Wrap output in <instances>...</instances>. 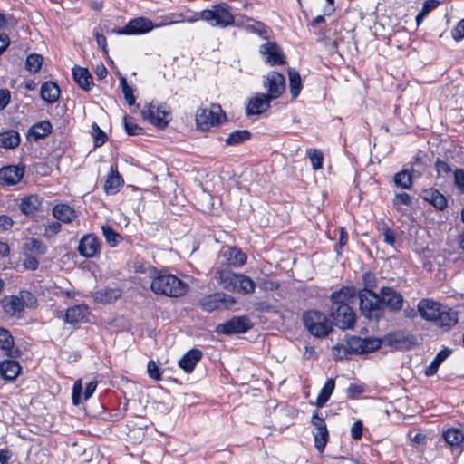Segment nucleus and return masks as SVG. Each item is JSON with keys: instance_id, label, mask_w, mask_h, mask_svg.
I'll use <instances>...</instances> for the list:
<instances>
[{"instance_id": "1", "label": "nucleus", "mask_w": 464, "mask_h": 464, "mask_svg": "<svg viewBox=\"0 0 464 464\" xmlns=\"http://www.w3.org/2000/svg\"><path fill=\"white\" fill-rule=\"evenodd\" d=\"M356 295L357 290L353 286H344L331 295V316L335 325L342 330L354 327L356 315L350 304L354 302Z\"/></svg>"}, {"instance_id": "2", "label": "nucleus", "mask_w": 464, "mask_h": 464, "mask_svg": "<svg viewBox=\"0 0 464 464\" xmlns=\"http://www.w3.org/2000/svg\"><path fill=\"white\" fill-rule=\"evenodd\" d=\"M188 288L187 283L164 270H158L150 282V289L154 294L169 297L182 296Z\"/></svg>"}, {"instance_id": "3", "label": "nucleus", "mask_w": 464, "mask_h": 464, "mask_svg": "<svg viewBox=\"0 0 464 464\" xmlns=\"http://www.w3.org/2000/svg\"><path fill=\"white\" fill-rule=\"evenodd\" d=\"M362 280L364 288L358 294L361 313L370 320H377V294L374 292L375 275L367 272L363 275Z\"/></svg>"}, {"instance_id": "4", "label": "nucleus", "mask_w": 464, "mask_h": 464, "mask_svg": "<svg viewBox=\"0 0 464 464\" xmlns=\"http://www.w3.org/2000/svg\"><path fill=\"white\" fill-rule=\"evenodd\" d=\"M302 320L305 329L317 338L326 337L333 330L332 322L323 312L307 311L304 313Z\"/></svg>"}, {"instance_id": "5", "label": "nucleus", "mask_w": 464, "mask_h": 464, "mask_svg": "<svg viewBox=\"0 0 464 464\" xmlns=\"http://www.w3.org/2000/svg\"><path fill=\"white\" fill-rule=\"evenodd\" d=\"M141 116L152 125L163 129L171 120V111L166 103L151 102L141 111Z\"/></svg>"}, {"instance_id": "6", "label": "nucleus", "mask_w": 464, "mask_h": 464, "mask_svg": "<svg viewBox=\"0 0 464 464\" xmlns=\"http://www.w3.org/2000/svg\"><path fill=\"white\" fill-rule=\"evenodd\" d=\"M403 306V297L401 293L392 287L382 286L379 291V312L387 310L392 313L401 311ZM381 314H379V318Z\"/></svg>"}, {"instance_id": "7", "label": "nucleus", "mask_w": 464, "mask_h": 464, "mask_svg": "<svg viewBox=\"0 0 464 464\" xmlns=\"http://www.w3.org/2000/svg\"><path fill=\"white\" fill-rule=\"evenodd\" d=\"M222 109L218 104H211L209 108H200L196 113V122L199 129L208 130L221 121Z\"/></svg>"}, {"instance_id": "8", "label": "nucleus", "mask_w": 464, "mask_h": 464, "mask_svg": "<svg viewBox=\"0 0 464 464\" xmlns=\"http://www.w3.org/2000/svg\"><path fill=\"white\" fill-rule=\"evenodd\" d=\"M236 304L233 296L225 293H214L200 300V306L206 312H213L218 309H228Z\"/></svg>"}, {"instance_id": "9", "label": "nucleus", "mask_w": 464, "mask_h": 464, "mask_svg": "<svg viewBox=\"0 0 464 464\" xmlns=\"http://www.w3.org/2000/svg\"><path fill=\"white\" fill-rule=\"evenodd\" d=\"M263 88L270 99L279 98L285 91V80L282 73L271 71L263 77Z\"/></svg>"}, {"instance_id": "10", "label": "nucleus", "mask_w": 464, "mask_h": 464, "mask_svg": "<svg viewBox=\"0 0 464 464\" xmlns=\"http://www.w3.org/2000/svg\"><path fill=\"white\" fill-rule=\"evenodd\" d=\"M416 343V339L412 335H406L401 331L389 333L382 338H379V349L382 345L392 349H410Z\"/></svg>"}, {"instance_id": "11", "label": "nucleus", "mask_w": 464, "mask_h": 464, "mask_svg": "<svg viewBox=\"0 0 464 464\" xmlns=\"http://www.w3.org/2000/svg\"><path fill=\"white\" fill-rule=\"evenodd\" d=\"M252 327V323L247 316H234L217 326L218 334L230 335L233 334L246 333Z\"/></svg>"}, {"instance_id": "12", "label": "nucleus", "mask_w": 464, "mask_h": 464, "mask_svg": "<svg viewBox=\"0 0 464 464\" xmlns=\"http://www.w3.org/2000/svg\"><path fill=\"white\" fill-rule=\"evenodd\" d=\"M311 424L314 427V447L319 452H323L329 439L325 420L317 412H314L311 418Z\"/></svg>"}, {"instance_id": "13", "label": "nucleus", "mask_w": 464, "mask_h": 464, "mask_svg": "<svg viewBox=\"0 0 464 464\" xmlns=\"http://www.w3.org/2000/svg\"><path fill=\"white\" fill-rule=\"evenodd\" d=\"M344 349L350 353H369L377 349V339L350 336L346 340Z\"/></svg>"}, {"instance_id": "14", "label": "nucleus", "mask_w": 464, "mask_h": 464, "mask_svg": "<svg viewBox=\"0 0 464 464\" xmlns=\"http://www.w3.org/2000/svg\"><path fill=\"white\" fill-rule=\"evenodd\" d=\"M29 292H21L19 295L6 296L2 300V306L5 314L14 316L20 315L25 305V300L30 299Z\"/></svg>"}, {"instance_id": "15", "label": "nucleus", "mask_w": 464, "mask_h": 464, "mask_svg": "<svg viewBox=\"0 0 464 464\" xmlns=\"http://www.w3.org/2000/svg\"><path fill=\"white\" fill-rule=\"evenodd\" d=\"M259 53L264 57L265 62L270 66L282 65L286 63L279 45L275 42H267L260 45Z\"/></svg>"}, {"instance_id": "16", "label": "nucleus", "mask_w": 464, "mask_h": 464, "mask_svg": "<svg viewBox=\"0 0 464 464\" xmlns=\"http://www.w3.org/2000/svg\"><path fill=\"white\" fill-rule=\"evenodd\" d=\"M153 28L152 22L147 18L139 17L128 23L118 33L121 34H139L150 32Z\"/></svg>"}, {"instance_id": "17", "label": "nucleus", "mask_w": 464, "mask_h": 464, "mask_svg": "<svg viewBox=\"0 0 464 464\" xmlns=\"http://www.w3.org/2000/svg\"><path fill=\"white\" fill-rule=\"evenodd\" d=\"M19 209L25 216H34L43 210V198L37 194L28 195L21 199Z\"/></svg>"}, {"instance_id": "18", "label": "nucleus", "mask_w": 464, "mask_h": 464, "mask_svg": "<svg viewBox=\"0 0 464 464\" xmlns=\"http://www.w3.org/2000/svg\"><path fill=\"white\" fill-rule=\"evenodd\" d=\"M272 101L273 99H270L267 94L256 93L254 97L249 99L246 106V113L248 115L261 114L270 107Z\"/></svg>"}, {"instance_id": "19", "label": "nucleus", "mask_w": 464, "mask_h": 464, "mask_svg": "<svg viewBox=\"0 0 464 464\" xmlns=\"http://www.w3.org/2000/svg\"><path fill=\"white\" fill-rule=\"evenodd\" d=\"M100 249V241L92 234L85 235L79 243L78 252L81 256L90 258L94 256Z\"/></svg>"}, {"instance_id": "20", "label": "nucleus", "mask_w": 464, "mask_h": 464, "mask_svg": "<svg viewBox=\"0 0 464 464\" xmlns=\"http://www.w3.org/2000/svg\"><path fill=\"white\" fill-rule=\"evenodd\" d=\"M24 173V168L18 166H6L0 169V183L3 185L17 184Z\"/></svg>"}, {"instance_id": "21", "label": "nucleus", "mask_w": 464, "mask_h": 464, "mask_svg": "<svg viewBox=\"0 0 464 464\" xmlns=\"http://www.w3.org/2000/svg\"><path fill=\"white\" fill-rule=\"evenodd\" d=\"M238 274L233 273L229 269H219L216 272L215 279L218 284L229 292L237 290V280Z\"/></svg>"}, {"instance_id": "22", "label": "nucleus", "mask_w": 464, "mask_h": 464, "mask_svg": "<svg viewBox=\"0 0 464 464\" xmlns=\"http://www.w3.org/2000/svg\"><path fill=\"white\" fill-rule=\"evenodd\" d=\"M441 308L440 304L430 299H423L418 304V311L420 316L427 321L432 322L440 314Z\"/></svg>"}, {"instance_id": "23", "label": "nucleus", "mask_w": 464, "mask_h": 464, "mask_svg": "<svg viewBox=\"0 0 464 464\" xmlns=\"http://www.w3.org/2000/svg\"><path fill=\"white\" fill-rule=\"evenodd\" d=\"M217 18V25L220 27H227L235 24V17L230 13L229 5L221 2L214 5Z\"/></svg>"}, {"instance_id": "24", "label": "nucleus", "mask_w": 464, "mask_h": 464, "mask_svg": "<svg viewBox=\"0 0 464 464\" xmlns=\"http://www.w3.org/2000/svg\"><path fill=\"white\" fill-rule=\"evenodd\" d=\"M202 357V352L198 349H191L186 354H184L179 361V365L186 372H191L196 364L199 362Z\"/></svg>"}, {"instance_id": "25", "label": "nucleus", "mask_w": 464, "mask_h": 464, "mask_svg": "<svg viewBox=\"0 0 464 464\" xmlns=\"http://www.w3.org/2000/svg\"><path fill=\"white\" fill-rule=\"evenodd\" d=\"M72 77L75 82L85 91H89L93 85L92 76L86 68L80 66L73 67Z\"/></svg>"}, {"instance_id": "26", "label": "nucleus", "mask_w": 464, "mask_h": 464, "mask_svg": "<svg viewBox=\"0 0 464 464\" xmlns=\"http://www.w3.org/2000/svg\"><path fill=\"white\" fill-rule=\"evenodd\" d=\"M14 338L11 333L3 327H0V349L5 352L8 357L14 358L18 355L17 349H14Z\"/></svg>"}, {"instance_id": "27", "label": "nucleus", "mask_w": 464, "mask_h": 464, "mask_svg": "<svg viewBox=\"0 0 464 464\" xmlns=\"http://www.w3.org/2000/svg\"><path fill=\"white\" fill-rule=\"evenodd\" d=\"M433 322L440 327L450 328L458 322V314L452 309L442 307Z\"/></svg>"}, {"instance_id": "28", "label": "nucleus", "mask_w": 464, "mask_h": 464, "mask_svg": "<svg viewBox=\"0 0 464 464\" xmlns=\"http://www.w3.org/2000/svg\"><path fill=\"white\" fill-rule=\"evenodd\" d=\"M21 367L14 360H5L0 363V375L7 381H14L20 373Z\"/></svg>"}, {"instance_id": "29", "label": "nucleus", "mask_w": 464, "mask_h": 464, "mask_svg": "<svg viewBox=\"0 0 464 464\" xmlns=\"http://www.w3.org/2000/svg\"><path fill=\"white\" fill-rule=\"evenodd\" d=\"M89 308L85 304H78L67 310L65 314V321L69 324H76L87 319Z\"/></svg>"}, {"instance_id": "30", "label": "nucleus", "mask_w": 464, "mask_h": 464, "mask_svg": "<svg viewBox=\"0 0 464 464\" xmlns=\"http://www.w3.org/2000/svg\"><path fill=\"white\" fill-rule=\"evenodd\" d=\"M123 185V179L119 174L117 168H111L110 174L108 175L105 183L104 189L107 194H115L119 191L120 188Z\"/></svg>"}, {"instance_id": "31", "label": "nucleus", "mask_w": 464, "mask_h": 464, "mask_svg": "<svg viewBox=\"0 0 464 464\" xmlns=\"http://www.w3.org/2000/svg\"><path fill=\"white\" fill-rule=\"evenodd\" d=\"M121 295L119 288H102L93 294L96 302L102 304H111L115 302Z\"/></svg>"}, {"instance_id": "32", "label": "nucleus", "mask_w": 464, "mask_h": 464, "mask_svg": "<svg viewBox=\"0 0 464 464\" xmlns=\"http://www.w3.org/2000/svg\"><path fill=\"white\" fill-rule=\"evenodd\" d=\"M53 215L56 219L63 223H69L76 218L75 210L66 204L54 206Z\"/></svg>"}, {"instance_id": "33", "label": "nucleus", "mask_w": 464, "mask_h": 464, "mask_svg": "<svg viewBox=\"0 0 464 464\" xmlns=\"http://www.w3.org/2000/svg\"><path fill=\"white\" fill-rule=\"evenodd\" d=\"M52 131V124L48 121H43L34 124L28 130V138L34 140L46 137Z\"/></svg>"}, {"instance_id": "34", "label": "nucleus", "mask_w": 464, "mask_h": 464, "mask_svg": "<svg viewBox=\"0 0 464 464\" xmlns=\"http://www.w3.org/2000/svg\"><path fill=\"white\" fill-rule=\"evenodd\" d=\"M41 97L48 103L55 102L60 97V88L53 82H46L41 87Z\"/></svg>"}, {"instance_id": "35", "label": "nucleus", "mask_w": 464, "mask_h": 464, "mask_svg": "<svg viewBox=\"0 0 464 464\" xmlns=\"http://www.w3.org/2000/svg\"><path fill=\"white\" fill-rule=\"evenodd\" d=\"M422 197L438 209H444L447 207L446 198L437 189H426L422 192Z\"/></svg>"}, {"instance_id": "36", "label": "nucleus", "mask_w": 464, "mask_h": 464, "mask_svg": "<svg viewBox=\"0 0 464 464\" xmlns=\"http://www.w3.org/2000/svg\"><path fill=\"white\" fill-rule=\"evenodd\" d=\"M223 257L227 261L228 265L233 266H240L246 261V256L240 249L230 247L223 252Z\"/></svg>"}, {"instance_id": "37", "label": "nucleus", "mask_w": 464, "mask_h": 464, "mask_svg": "<svg viewBox=\"0 0 464 464\" xmlns=\"http://www.w3.org/2000/svg\"><path fill=\"white\" fill-rule=\"evenodd\" d=\"M23 250L24 254L43 256L46 253L47 246L44 242L36 238H30L24 244Z\"/></svg>"}, {"instance_id": "38", "label": "nucleus", "mask_w": 464, "mask_h": 464, "mask_svg": "<svg viewBox=\"0 0 464 464\" xmlns=\"http://www.w3.org/2000/svg\"><path fill=\"white\" fill-rule=\"evenodd\" d=\"M20 143V135L14 130H8L0 133V147L14 149Z\"/></svg>"}, {"instance_id": "39", "label": "nucleus", "mask_w": 464, "mask_h": 464, "mask_svg": "<svg viewBox=\"0 0 464 464\" xmlns=\"http://www.w3.org/2000/svg\"><path fill=\"white\" fill-rule=\"evenodd\" d=\"M451 353V350L445 348L439 352L436 355V357L432 360V362L430 363V365L427 367L425 371V374L427 376H432L434 375L440 365L444 362L445 359H447Z\"/></svg>"}, {"instance_id": "40", "label": "nucleus", "mask_w": 464, "mask_h": 464, "mask_svg": "<svg viewBox=\"0 0 464 464\" xmlns=\"http://www.w3.org/2000/svg\"><path fill=\"white\" fill-rule=\"evenodd\" d=\"M289 89L293 99H295L302 89V81L299 72L293 68L288 70Z\"/></svg>"}, {"instance_id": "41", "label": "nucleus", "mask_w": 464, "mask_h": 464, "mask_svg": "<svg viewBox=\"0 0 464 464\" xmlns=\"http://www.w3.org/2000/svg\"><path fill=\"white\" fill-rule=\"evenodd\" d=\"M443 438L451 447H458L464 441V433L459 429L450 428L443 432Z\"/></svg>"}, {"instance_id": "42", "label": "nucleus", "mask_w": 464, "mask_h": 464, "mask_svg": "<svg viewBox=\"0 0 464 464\" xmlns=\"http://www.w3.org/2000/svg\"><path fill=\"white\" fill-rule=\"evenodd\" d=\"M335 387L334 381L333 379H329L324 383V387L321 389L319 395L317 396L315 405L318 408L323 407L330 399L332 393L334 392Z\"/></svg>"}, {"instance_id": "43", "label": "nucleus", "mask_w": 464, "mask_h": 464, "mask_svg": "<svg viewBox=\"0 0 464 464\" xmlns=\"http://www.w3.org/2000/svg\"><path fill=\"white\" fill-rule=\"evenodd\" d=\"M255 288L256 285L250 277L238 274L237 280V290L235 292L249 295L254 293Z\"/></svg>"}, {"instance_id": "44", "label": "nucleus", "mask_w": 464, "mask_h": 464, "mask_svg": "<svg viewBox=\"0 0 464 464\" xmlns=\"http://www.w3.org/2000/svg\"><path fill=\"white\" fill-rule=\"evenodd\" d=\"M250 136V132L246 130H236L228 135L225 141L227 145L234 146L249 140Z\"/></svg>"}, {"instance_id": "45", "label": "nucleus", "mask_w": 464, "mask_h": 464, "mask_svg": "<svg viewBox=\"0 0 464 464\" xmlns=\"http://www.w3.org/2000/svg\"><path fill=\"white\" fill-rule=\"evenodd\" d=\"M102 235L106 239V242L111 246H116L121 240L122 237L120 234L114 231V229L109 226L104 225L102 227Z\"/></svg>"}, {"instance_id": "46", "label": "nucleus", "mask_w": 464, "mask_h": 464, "mask_svg": "<svg viewBox=\"0 0 464 464\" xmlns=\"http://www.w3.org/2000/svg\"><path fill=\"white\" fill-rule=\"evenodd\" d=\"M43 57L37 53H31L27 56L25 61V68L30 72H38L43 64Z\"/></svg>"}, {"instance_id": "47", "label": "nucleus", "mask_w": 464, "mask_h": 464, "mask_svg": "<svg viewBox=\"0 0 464 464\" xmlns=\"http://www.w3.org/2000/svg\"><path fill=\"white\" fill-rule=\"evenodd\" d=\"M439 4L440 2L438 0H427L424 2L421 11L416 16V24L418 26L422 23L423 19L430 14V12L439 5Z\"/></svg>"}, {"instance_id": "48", "label": "nucleus", "mask_w": 464, "mask_h": 464, "mask_svg": "<svg viewBox=\"0 0 464 464\" xmlns=\"http://www.w3.org/2000/svg\"><path fill=\"white\" fill-rule=\"evenodd\" d=\"M394 182L402 188H410L412 184V178L408 170H401L394 176Z\"/></svg>"}, {"instance_id": "49", "label": "nucleus", "mask_w": 464, "mask_h": 464, "mask_svg": "<svg viewBox=\"0 0 464 464\" xmlns=\"http://www.w3.org/2000/svg\"><path fill=\"white\" fill-rule=\"evenodd\" d=\"M134 271L147 275L151 280L157 275L158 269L150 264L144 262H136L134 264Z\"/></svg>"}, {"instance_id": "50", "label": "nucleus", "mask_w": 464, "mask_h": 464, "mask_svg": "<svg viewBox=\"0 0 464 464\" xmlns=\"http://www.w3.org/2000/svg\"><path fill=\"white\" fill-rule=\"evenodd\" d=\"M307 156L312 163L314 170L320 169L323 166V153L316 149H310L307 151Z\"/></svg>"}, {"instance_id": "51", "label": "nucleus", "mask_w": 464, "mask_h": 464, "mask_svg": "<svg viewBox=\"0 0 464 464\" xmlns=\"http://www.w3.org/2000/svg\"><path fill=\"white\" fill-rule=\"evenodd\" d=\"M92 135L94 139V146L100 147L103 145L107 140L106 133L95 122L92 123Z\"/></svg>"}, {"instance_id": "52", "label": "nucleus", "mask_w": 464, "mask_h": 464, "mask_svg": "<svg viewBox=\"0 0 464 464\" xmlns=\"http://www.w3.org/2000/svg\"><path fill=\"white\" fill-rule=\"evenodd\" d=\"M246 29L248 32L258 34L259 36H261L264 39L268 38L267 28L262 22L254 21V24H246Z\"/></svg>"}, {"instance_id": "53", "label": "nucleus", "mask_w": 464, "mask_h": 464, "mask_svg": "<svg viewBox=\"0 0 464 464\" xmlns=\"http://www.w3.org/2000/svg\"><path fill=\"white\" fill-rule=\"evenodd\" d=\"M123 121L125 130L129 135H139L141 132V128L135 123L133 118L124 116Z\"/></svg>"}, {"instance_id": "54", "label": "nucleus", "mask_w": 464, "mask_h": 464, "mask_svg": "<svg viewBox=\"0 0 464 464\" xmlns=\"http://www.w3.org/2000/svg\"><path fill=\"white\" fill-rule=\"evenodd\" d=\"M120 84L122 89V93L124 98L129 105H132L135 102V97L132 93L131 88L128 85L127 80L125 77H121Z\"/></svg>"}, {"instance_id": "55", "label": "nucleus", "mask_w": 464, "mask_h": 464, "mask_svg": "<svg viewBox=\"0 0 464 464\" xmlns=\"http://www.w3.org/2000/svg\"><path fill=\"white\" fill-rule=\"evenodd\" d=\"M24 256L23 266L27 270H36L39 266V261L35 257L36 256L24 254Z\"/></svg>"}, {"instance_id": "56", "label": "nucleus", "mask_w": 464, "mask_h": 464, "mask_svg": "<svg viewBox=\"0 0 464 464\" xmlns=\"http://www.w3.org/2000/svg\"><path fill=\"white\" fill-rule=\"evenodd\" d=\"M214 6L212 9H206L199 13V17L208 23H212V25H217V18Z\"/></svg>"}, {"instance_id": "57", "label": "nucleus", "mask_w": 464, "mask_h": 464, "mask_svg": "<svg viewBox=\"0 0 464 464\" xmlns=\"http://www.w3.org/2000/svg\"><path fill=\"white\" fill-rule=\"evenodd\" d=\"M61 224L59 222H52L45 227L44 237L47 238L53 237L61 231Z\"/></svg>"}, {"instance_id": "58", "label": "nucleus", "mask_w": 464, "mask_h": 464, "mask_svg": "<svg viewBox=\"0 0 464 464\" xmlns=\"http://www.w3.org/2000/svg\"><path fill=\"white\" fill-rule=\"evenodd\" d=\"M454 184L460 192L464 193V169H458L454 171Z\"/></svg>"}, {"instance_id": "59", "label": "nucleus", "mask_w": 464, "mask_h": 464, "mask_svg": "<svg viewBox=\"0 0 464 464\" xmlns=\"http://www.w3.org/2000/svg\"><path fill=\"white\" fill-rule=\"evenodd\" d=\"M82 382L78 380L74 382L72 387V399L74 405H78L81 403V393H82Z\"/></svg>"}, {"instance_id": "60", "label": "nucleus", "mask_w": 464, "mask_h": 464, "mask_svg": "<svg viewBox=\"0 0 464 464\" xmlns=\"http://www.w3.org/2000/svg\"><path fill=\"white\" fill-rule=\"evenodd\" d=\"M147 372L150 378L154 380L160 379V367L153 361H150L147 365Z\"/></svg>"}, {"instance_id": "61", "label": "nucleus", "mask_w": 464, "mask_h": 464, "mask_svg": "<svg viewBox=\"0 0 464 464\" xmlns=\"http://www.w3.org/2000/svg\"><path fill=\"white\" fill-rule=\"evenodd\" d=\"M452 37L456 41H459L464 38V19L460 20L452 30Z\"/></svg>"}, {"instance_id": "62", "label": "nucleus", "mask_w": 464, "mask_h": 464, "mask_svg": "<svg viewBox=\"0 0 464 464\" xmlns=\"http://www.w3.org/2000/svg\"><path fill=\"white\" fill-rule=\"evenodd\" d=\"M352 438L354 440H360L362 436V423L361 420L355 421L351 429Z\"/></svg>"}, {"instance_id": "63", "label": "nucleus", "mask_w": 464, "mask_h": 464, "mask_svg": "<svg viewBox=\"0 0 464 464\" xmlns=\"http://www.w3.org/2000/svg\"><path fill=\"white\" fill-rule=\"evenodd\" d=\"M13 219L7 215H0V229L9 230L13 227Z\"/></svg>"}, {"instance_id": "64", "label": "nucleus", "mask_w": 464, "mask_h": 464, "mask_svg": "<svg viewBox=\"0 0 464 464\" xmlns=\"http://www.w3.org/2000/svg\"><path fill=\"white\" fill-rule=\"evenodd\" d=\"M363 389L362 386L357 384H350L347 389V396L349 399H354L357 395L362 392Z\"/></svg>"}]
</instances>
